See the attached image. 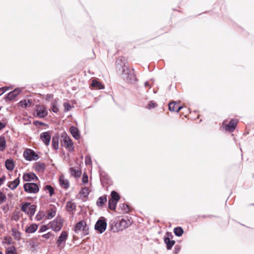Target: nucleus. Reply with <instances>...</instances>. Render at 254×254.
I'll list each match as a JSON object with an SVG mask.
<instances>
[{
    "label": "nucleus",
    "mask_w": 254,
    "mask_h": 254,
    "mask_svg": "<svg viewBox=\"0 0 254 254\" xmlns=\"http://www.w3.org/2000/svg\"><path fill=\"white\" fill-rule=\"evenodd\" d=\"M122 68V76L124 80L131 83H134L136 81V77L133 70L130 69L125 64H124Z\"/></svg>",
    "instance_id": "obj_1"
},
{
    "label": "nucleus",
    "mask_w": 254,
    "mask_h": 254,
    "mask_svg": "<svg viewBox=\"0 0 254 254\" xmlns=\"http://www.w3.org/2000/svg\"><path fill=\"white\" fill-rule=\"evenodd\" d=\"M88 227L86 223L84 220H81L78 222L74 228V231L76 233H79L82 232L84 235L88 234Z\"/></svg>",
    "instance_id": "obj_2"
},
{
    "label": "nucleus",
    "mask_w": 254,
    "mask_h": 254,
    "mask_svg": "<svg viewBox=\"0 0 254 254\" xmlns=\"http://www.w3.org/2000/svg\"><path fill=\"white\" fill-rule=\"evenodd\" d=\"M107 222L104 217H101L95 225V229L100 234L103 233L106 229Z\"/></svg>",
    "instance_id": "obj_3"
},
{
    "label": "nucleus",
    "mask_w": 254,
    "mask_h": 254,
    "mask_svg": "<svg viewBox=\"0 0 254 254\" xmlns=\"http://www.w3.org/2000/svg\"><path fill=\"white\" fill-rule=\"evenodd\" d=\"M62 219L58 216L54 220L49 223L50 228L54 231H59L63 226Z\"/></svg>",
    "instance_id": "obj_4"
},
{
    "label": "nucleus",
    "mask_w": 254,
    "mask_h": 254,
    "mask_svg": "<svg viewBox=\"0 0 254 254\" xmlns=\"http://www.w3.org/2000/svg\"><path fill=\"white\" fill-rule=\"evenodd\" d=\"M24 189L25 191L28 193H37L39 191V187L35 183H27L24 184Z\"/></svg>",
    "instance_id": "obj_5"
},
{
    "label": "nucleus",
    "mask_w": 254,
    "mask_h": 254,
    "mask_svg": "<svg viewBox=\"0 0 254 254\" xmlns=\"http://www.w3.org/2000/svg\"><path fill=\"white\" fill-rule=\"evenodd\" d=\"M121 196L116 191H112L111 193V198L109 199L108 206H116Z\"/></svg>",
    "instance_id": "obj_6"
},
{
    "label": "nucleus",
    "mask_w": 254,
    "mask_h": 254,
    "mask_svg": "<svg viewBox=\"0 0 254 254\" xmlns=\"http://www.w3.org/2000/svg\"><path fill=\"white\" fill-rule=\"evenodd\" d=\"M23 155L25 159L27 160H37L39 157L35 154V152L30 149H27L24 151Z\"/></svg>",
    "instance_id": "obj_7"
},
{
    "label": "nucleus",
    "mask_w": 254,
    "mask_h": 254,
    "mask_svg": "<svg viewBox=\"0 0 254 254\" xmlns=\"http://www.w3.org/2000/svg\"><path fill=\"white\" fill-rule=\"evenodd\" d=\"M132 222L128 219H122L119 221V226L114 228L115 231H123L131 225Z\"/></svg>",
    "instance_id": "obj_8"
},
{
    "label": "nucleus",
    "mask_w": 254,
    "mask_h": 254,
    "mask_svg": "<svg viewBox=\"0 0 254 254\" xmlns=\"http://www.w3.org/2000/svg\"><path fill=\"white\" fill-rule=\"evenodd\" d=\"M35 115L38 117L43 118L47 116L48 112L44 106H38L37 107Z\"/></svg>",
    "instance_id": "obj_9"
},
{
    "label": "nucleus",
    "mask_w": 254,
    "mask_h": 254,
    "mask_svg": "<svg viewBox=\"0 0 254 254\" xmlns=\"http://www.w3.org/2000/svg\"><path fill=\"white\" fill-rule=\"evenodd\" d=\"M237 124V121L236 120L233 119L229 122V123L228 125L225 124V122H223L222 127L226 130L232 132L234 130Z\"/></svg>",
    "instance_id": "obj_10"
},
{
    "label": "nucleus",
    "mask_w": 254,
    "mask_h": 254,
    "mask_svg": "<svg viewBox=\"0 0 254 254\" xmlns=\"http://www.w3.org/2000/svg\"><path fill=\"white\" fill-rule=\"evenodd\" d=\"M63 139L64 146L66 148H70L73 146V142L70 138L67 135L66 133H64L62 135Z\"/></svg>",
    "instance_id": "obj_11"
},
{
    "label": "nucleus",
    "mask_w": 254,
    "mask_h": 254,
    "mask_svg": "<svg viewBox=\"0 0 254 254\" xmlns=\"http://www.w3.org/2000/svg\"><path fill=\"white\" fill-rule=\"evenodd\" d=\"M23 179L24 181L30 182L31 181H36L38 180L37 177L33 173H29L24 174L23 176Z\"/></svg>",
    "instance_id": "obj_12"
},
{
    "label": "nucleus",
    "mask_w": 254,
    "mask_h": 254,
    "mask_svg": "<svg viewBox=\"0 0 254 254\" xmlns=\"http://www.w3.org/2000/svg\"><path fill=\"white\" fill-rule=\"evenodd\" d=\"M40 138L46 145H48L51 140V135L48 132H44L41 134Z\"/></svg>",
    "instance_id": "obj_13"
},
{
    "label": "nucleus",
    "mask_w": 254,
    "mask_h": 254,
    "mask_svg": "<svg viewBox=\"0 0 254 254\" xmlns=\"http://www.w3.org/2000/svg\"><path fill=\"white\" fill-rule=\"evenodd\" d=\"M70 132L72 136L76 140L80 138V134L79 129L75 127H70Z\"/></svg>",
    "instance_id": "obj_14"
},
{
    "label": "nucleus",
    "mask_w": 254,
    "mask_h": 254,
    "mask_svg": "<svg viewBox=\"0 0 254 254\" xmlns=\"http://www.w3.org/2000/svg\"><path fill=\"white\" fill-rule=\"evenodd\" d=\"M89 193V189L87 187H85L79 192V197L83 201H85Z\"/></svg>",
    "instance_id": "obj_15"
},
{
    "label": "nucleus",
    "mask_w": 254,
    "mask_h": 254,
    "mask_svg": "<svg viewBox=\"0 0 254 254\" xmlns=\"http://www.w3.org/2000/svg\"><path fill=\"white\" fill-rule=\"evenodd\" d=\"M183 108L182 106H178L176 102H173L169 104V109L171 111L179 112Z\"/></svg>",
    "instance_id": "obj_16"
},
{
    "label": "nucleus",
    "mask_w": 254,
    "mask_h": 254,
    "mask_svg": "<svg viewBox=\"0 0 254 254\" xmlns=\"http://www.w3.org/2000/svg\"><path fill=\"white\" fill-rule=\"evenodd\" d=\"M71 175L75 178L79 177L81 174V171L79 168L71 167L69 169Z\"/></svg>",
    "instance_id": "obj_17"
},
{
    "label": "nucleus",
    "mask_w": 254,
    "mask_h": 254,
    "mask_svg": "<svg viewBox=\"0 0 254 254\" xmlns=\"http://www.w3.org/2000/svg\"><path fill=\"white\" fill-rule=\"evenodd\" d=\"M67 238V234L65 231H63L59 237V239L57 240V243L59 246H60L62 243L66 240Z\"/></svg>",
    "instance_id": "obj_18"
},
{
    "label": "nucleus",
    "mask_w": 254,
    "mask_h": 254,
    "mask_svg": "<svg viewBox=\"0 0 254 254\" xmlns=\"http://www.w3.org/2000/svg\"><path fill=\"white\" fill-rule=\"evenodd\" d=\"M119 226V222L118 223V221L116 218L112 220L110 222V227L111 228V230L114 233L118 232L119 231H115L114 230V228H118Z\"/></svg>",
    "instance_id": "obj_19"
},
{
    "label": "nucleus",
    "mask_w": 254,
    "mask_h": 254,
    "mask_svg": "<svg viewBox=\"0 0 254 254\" xmlns=\"http://www.w3.org/2000/svg\"><path fill=\"white\" fill-rule=\"evenodd\" d=\"M59 182L60 185L62 188L66 189L69 188V182L68 180L64 179V177L61 176L60 177Z\"/></svg>",
    "instance_id": "obj_20"
},
{
    "label": "nucleus",
    "mask_w": 254,
    "mask_h": 254,
    "mask_svg": "<svg viewBox=\"0 0 254 254\" xmlns=\"http://www.w3.org/2000/svg\"><path fill=\"white\" fill-rule=\"evenodd\" d=\"M21 90L20 89L17 88L10 92L8 94V98L10 100L13 99L21 92Z\"/></svg>",
    "instance_id": "obj_21"
},
{
    "label": "nucleus",
    "mask_w": 254,
    "mask_h": 254,
    "mask_svg": "<svg viewBox=\"0 0 254 254\" xmlns=\"http://www.w3.org/2000/svg\"><path fill=\"white\" fill-rule=\"evenodd\" d=\"M12 236L14 238V239L16 240H20L21 238V234L20 232L17 230L15 228H12L11 229Z\"/></svg>",
    "instance_id": "obj_22"
},
{
    "label": "nucleus",
    "mask_w": 254,
    "mask_h": 254,
    "mask_svg": "<svg viewBox=\"0 0 254 254\" xmlns=\"http://www.w3.org/2000/svg\"><path fill=\"white\" fill-rule=\"evenodd\" d=\"M56 214V210L55 208H51L47 212V215L45 216L46 218L48 219H52L54 217Z\"/></svg>",
    "instance_id": "obj_23"
},
{
    "label": "nucleus",
    "mask_w": 254,
    "mask_h": 254,
    "mask_svg": "<svg viewBox=\"0 0 254 254\" xmlns=\"http://www.w3.org/2000/svg\"><path fill=\"white\" fill-rule=\"evenodd\" d=\"M109 208H110L111 210H115V211H117L116 208H118V210H121L122 211V212H120L122 214L127 213L131 211L130 207H109Z\"/></svg>",
    "instance_id": "obj_24"
},
{
    "label": "nucleus",
    "mask_w": 254,
    "mask_h": 254,
    "mask_svg": "<svg viewBox=\"0 0 254 254\" xmlns=\"http://www.w3.org/2000/svg\"><path fill=\"white\" fill-rule=\"evenodd\" d=\"M19 179L17 178L9 184L8 187L11 190H14L19 184Z\"/></svg>",
    "instance_id": "obj_25"
},
{
    "label": "nucleus",
    "mask_w": 254,
    "mask_h": 254,
    "mask_svg": "<svg viewBox=\"0 0 254 254\" xmlns=\"http://www.w3.org/2000/svg\"><path fill=\"white\" fill-rule=\"evenodd\" d=\"M91 86L93 87H95L99 89L104 88V86L96 79H94L92 81Z\"/></svg>",
    "instance_id": "obj_26"
},
{
    "label": "nucleus",
    "mask_w": 254,
    "mask_h": 254,
    "mask_svg": "<svg viewBox=\"0 0 254 254\" xmlns=\"http://www.w3.org/2000/svg\"><path fill=\"white\" fill-rule=\"evenodd\" d=\"M164 242L167 245L168 250H170L175 244V242L173 240H170L169 238H165L164 239Z\"/></svg>",
    "instance_id": "obj_27"
},
{
    "label": "nucleus",
    "mask_w": 254,
    "mask_h": 254,
    "mask_svg": "<svg viewBox=\"0 0 254 254\" xmlns=\"http://www.w3.org/2000/svg\"><path fill=\"white\" fill-rule=\"evenodd\" d=\"M5 167L8 170H12L14 169V165L13 162L9 159L5 161Z\"/></svg>",
    "instance_id": "obj_28"
},
{
    "label": "nucleus",
    "mask_w": 254,
    "mask_h": 254,
    "mask_svg": "<svg viewBox=\"0 0 254 254\" xmlns=\"http://www.w3.org/2000/svg\"><path fill=\"white\" fill-rule=\"evenodd\" d=\"M6 147V140L4 136H0V151L4 150Z\"/></svg>",
    "instance_id": "obj_29"
},
{
    "label": "nucleus",
    "mask_w": 254,
    "mask_h": 254,
    "mask_svg": "<svg viewBox=\"0 0 254 254\" xmlns=\"http://www.w3.org/2000/svg\"><path fill=\"white\" fill-rule=\"evenodd\" d=\"M38 228V226L36 224H33L29 226L26 230V232L29 233H32L35 232Z\"/></svg>",
    "instance_id": "obj_30"
},
{
    "label": "nucleus",
    "mask_w": 254,
    "mask_h": 254,
    "mask_svg": "<svg viewBox=\"0 0 254 254\" xmlns=\"http://www.w3.org/2000/svg\"><path fill=\"white\" fill-rule=\"evenodd\" d=\"M107 201V197L106 196H100L96 202V204L98 206H101L105 202Z\"/></svg>",
    "instance_id": "obj_31"
},
{
    "label": "nucleus",
    "mask_w": 254,
    "mask_h": 254,
    "mask_svg": "<svg viewBox=\"0 0 254 254\" xmlns=\"http://www.w3.org/2000/svg\"><path fill=\"white\" fill-rule=\"evenodd\" d=\"M52 144L53 148L57 150L59 148V138L57 137H53L52 138Z\"/></svg>",
    "instance_id": "obj_32"
},
{
    "label": "nucleus",
    "mask_w": 254,
    "mask_h": 254,
    "mask_svg": "<svg viewBox=\"0 0 254 254\" xmlns=\"http://www.w3.org/2000/svg\"><path fill=\"white\" fill-rule=\"evenodd\" d=\"M45 165L41 163H37L35 166V169L38 171H43L45 169Z\"/></svg>",
    "instance_id": "obj_33"
},
{
    "label": "nucleus",
    "mask_w": 254,
    "mask_h": 254,
    "mask_svg": "<svg viewBox=\"0 0 254 254\" xmlns=\"http://www.w3.org/2000/svg\"><path fill=\"white\" fill-rule=\"evenodd\" d=\"M174 232L176 236L180 237L183 235L184 231L182 228L178 227L174 229Z\"/></svg>",
    "instance_id": "obj_34"
},
{
    "label": "nucleus",
    "mask_w": 254,
    "mask_h": 254,
    "mask_svg": "<svg viewBox=\"0 0 254 254\" xmlns=\"http://www.w3.org/2000/svg\"><path fill=\"white\" fill-rule=\"evenodd\" d=\"M31 103L32 101L30 100H24L21 101L19 103L22 107L26 108L29 106Z\"/></svg>",
    "instance_id": "obj_35"
},
{
    "label": "nucleus",
    "mask_w": 254,
    "mask_h": 254,
    "mask_svg": "<svg viewBox=\"0 0 254 254\" xmlns=\"http://www.w3.org/2000/svg\"><path fill=\"white\" fill-rule=\"evenodd\" d=\"M5 254H16V249L13 246L7 248Z\"/></svg>",
    "instance_id": "obj_36"
},
{
    "label": "nucleus",
    "mask_w": 254,
    "mask_h": 254,
    "mask_svg": "<svg viewBox=\"0 0 254 254\" xmlns=\"http://www.w3.org/2000/svg\"><path fill=\"white\" fill-rule=\"evenodd\" d=\"M52 110L54 113H57L59 111V107L56 102L52 103Z\"/></svg>",
    "instance_id": "obj_37"
},
{
    "label": "nucleus",
    "mask_w": 254,
    "mask_h": 254,
    "mask_svg": "<svg viewBox=\"0 0 254 254\" xmlns=\"http://www.w3.org/2000/svg\"><path fill=\"white\" fill-rule=\"evenodd\" d=\"M12 242V239L10 237L5 236L3 238L2 243L5 244L10 245Z\"/></svg>",
    "instance_id": "obj_38"
},
{
    "label": "nucleus",
    "mask_w": 254,
    "mask_h": 254,
    "mask_svg": "<svg viewBox=\"0 0 254 254\" xmlns=\"http://www.w3.org/2000/svg\"><path fill=\"white\" fill-rule=\"evenodd\" d=\"M45 190L49 192L50 196H52L54 193V190L51 186H46Z\"/></svg>",
    "instance_id": "obj_39"
},
{
    "label": "nucleus",
    "mask_w": 254,
    "mask_h": 254,
    "mask_svg": "<svg viewBox=\"0 0 254 254\" xmlns=\"http://www.w3.org/2000/svg\"><path fill=\"white\" fill-rule=\"evenodd\" d=\"M64 111L65 112L69 111L72 108V107L68 103H64Z\"/></svg>",
    "instance_id": "obj_40"
},
{
    "label": "nucleus",
    "mask_w": 254,
    "mask_h": 254,
    "mask_svg": "<svg viewBox=\"0 0 254 254\" xmlns=\"http://www.w3.org/2000/svg\"><path fill=\"white\" fill-rule=\"evenodd\" d=\"M157 104L155 102L153 101H150L147 106V108L148 109H151L155 108Z\"/></svg>",
    "instance_id": "obj_41"
},
{
    "label": "nucleus",
    "mask_w": 254,
    "mask_h": 254,
    "mask_svg": "<svg viewBox=\"0 0 254 254\" xmlns=\"http://www.w3.org/2000/svg\"><path fill=\"white\" fill-rule=\"evenodd\" d=\"M45 216V214L43 212H40L37 215L36 218L38 220H40Z\"/></svg>",
    "instance_id": "obj_42"
},
{
    "label": "nucleus",
    "mask_w": 254,
    "mask_h": 254,
    "mask_svg": "<svg viewBox=\"0 0 254 254\" xmlns=\"http://www.w3.org/2000/svg\"><path fill=\"white\" fill-rule=\"evenodd\" d=\"M6 196L5 195L0 192V204H2L3 202L5 200Z\"/></svg>",
    "instance_id": "obj_43"
},
{
    "label": "nucleus",
    "mask_w": 254,
    "mask_h": 254,
    "mask_svg": "<svg viewBox=\"0 0 254 254\" xmlns=\"http://www.w3.org/2000/svg\"><path fill=\"white\" fill-rule=\"evenodd\" d=\"M88 181V177L87 175L84 174L82 178V182L83 184H86Z\"/></svg>",
    "instance_id": "obj_44"
},
{
    "label": "nucleus",
    "mask_w": 254,
    "mask_h": 254,
    "mask_svg": "<svg viewBox=\"0 0 254 254\" xmlns=\"http://www.w3.org/2000/svg\"><path fill=\"white\" fill-rule=\"evenodd\" d=\"M48 229V227L47 225H43L40 229V232H45L46 230H47Z\"/></svg>",
    "instance_id": "obj_45"
},
{
    "label": "nucleus",
    "mask_w": 254,
    "mask_h": 254,
    "mask_svg": "<svg viewBox=\"0 0 254 254\" xmlns=\"http://www.w3.org/2000/svg\"><path fill=\"white\" fill-rule=\"evenodd\" d=\"M85 163L86 164H90L91 163V158L89 156H86L85 157Z\"/></svg>",
    "instance_id": "obj_46"
},
{
    "label": "nucleus",
    "mask_w": 254,
    "mask_h": 254,
    "mask_svg": "<svg viewBox=\"0 0 254 254\" xmlns=\"http://www.w3.org/2000/svg\"><path fill=\"white\" fill-rule=\"evenodd\" d=\"M30 207H21V209L23 211L27 213V214L29 213V209Z\"/></svg>",
    "instance_id": "obj_47"
},
{
    "label": "nucleus",
    "mask_w": 254,
    "mask_h": 254,
    "mask_svg": "<svg viewBox=\"0 0 254 254\" xmlns=\"http://www.w3.org/2000/svg\"><path fill=\"white\" fill-rule=\"evenodd\" d=\"M52 235V234L51 233L49 232L46 234H44L43 236V237L46 239H49Z\"/></svg>",
    "instance_id": "obj_48"
},
{
    "label": "nucleus",
    "mask_w": 254,
    "mask_h": 254,
    "mask_svg": "<svg viewBox=\"0 0 254 254\" xmlns=\"http://www.w3.org/2000/svg\"><path fill=\"white\" fill-rule=\"evenodd\" d=\"M22 206H35V205H31L30 202H25L23 203L22 205Z\"/></svg>",
    "instance_id": "obj_49"
},
{
    "label": "nucleus",
    "mask_w": 254,
    "mask_h": 254,
    "mask_svg": "<svg viewBox=\"0 0 254 254\" xmlns=\"http://www.w3.org/2000/svg\"><path fill=\"white\" fill-rule=\"evenodd\" d=\"M29 211H30V215L32 216L34 214L35 212V208L33 207H30Z\"/></svg>",
    "instance_id": "obj_50"
},
{
    "label": "nucleus",
    "mask_w": 254,
    "mask_h": 254,
    "mask_svg": "<svg viewBox=\"0 0 254 254\" xmlns=\"http://www.w3.org/2000/svg\"><path fill=\"white\" fill-rule=\"evenodd\" d=\"M5 124L4 123L0 122V130L5 127Z\"/></svg>",
    "instance_id": "obj_51"
},
{
    "label": "nucleus",
    "mask_w": 254,
    "mask_h": 254,
    "mask_svg": "<svg viewBox=\"0 0 254 254\" xmlns=\"http://www.w3.org/2000/svg\"><path fill=\"white\" fill-rule=\"evenodd\" d=\"M6 90V89H5V87L0 88V95L2 94Z\"/></svg>",
    "instance_id": "obj_52"
},
{
    "label": "nucleus",
    "mask_w": 254,
    "mask_h": 254,
    "mask_svg": "<svg viewBox=\"0 0 254 254\" xmlns=\"http://www.w3.org/2000/svg\"><path fill=\"white\" fill-rule=\"evenodd\" d=\"M5 177L0 178V186H1L3 184V182L5 180Z\"/></svg>",
    "instance_id": "obj_53"
},
{
    "label": "nucleus",
    "mask_w": 254,
    "mask_h": 254,
    "mask_svg": "<svg viewBox=\"0 0 254 254\" xmlns=\"http://www.w3.org/2000/svg\"><path fill=\"white\" fill-rule=\"evenodd\" d=\"M66 206L68 207V206H73L71 204H69V203H67Z\"/></svg>",
    "instance_id": "obj_54"
},
{
    "label": "nucleus",
    "mask_w": 254,
    "mask_h": 254,
    "mask_svg": "<svg viewBox=\"0 0 254 254\" xmlns=\"http://www.w3.org/2000/svg\"><path fill=\"white\" fill-rule=\"evenodd\" d=\"M144 84H145V86H149V84H148V82H145Z\"/></svg>",
    "instance_id": "obj_55"
},
{
    "label": "nucleus",
    "mask_w": 254,
    "mask_h": 254,
    "mask_svg": "<svg viewBox=\"0 0 254 254\" xmlns=\"http://www.w3.org/2000/svg\"><path fill=\"white\" fill-rule=\"evenodd\" d=\"M51 97V95H47V99H49Z\"/></svg>",
    "instance_id": "obj_56"
},
{
    "label": "nucleus",
    "mask_w": 254,
    "mask_h": 254,
    "mask_svg": "<svg viewBox=\"0 0 254 254\" xmlns=\"http://www.w3.org/2000/svg\"><path fill=\"white\" fill-rule=\"evenodd\" d=\"M13 218L15 220H17V219H18V217L14 216Z\"/></svg>",
    "instance_id": "obj_57"
},
{
    "label": "nucleus",
    "mask_w": 254,
    "mask_h": 254,
    "mask_svg": "<svg viewBox=\"0 0 254 254\" xmlns=\"http://www.w3.org/2000/svg\"><path fill=\"white\" fill-rule=\"evenodd\" d=\"M123 206H127V207H128V205H126V206L124 205Z\"/></svg>",
    "instance_id": "obj_58"
},
{
    "label": "nucleus",
    "mask_w": 254,
    "mask_h": 254,
    "mask_svg": "<svg viewBox=\"0 0 254 254\" xmlns=\"http://www.w3.org/2000/svg\"><path fill=\"white\" fill-rule=\"evenodd\" d=\"M0 254H2V253L1 252H0Z\"/></svg>",
    "instance_id": "obj_59"
}]
</instances>
